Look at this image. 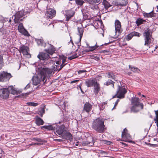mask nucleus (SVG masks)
Here are the masks:
<instances>
[{
    "label": "nucleus",
    "mask_w": 158,
    "mask_h": 158,
    "mask_svg": "<svg viewBox=\"0 0 158 158\" xmlns=\"http://www.w3.org/2000/svg\"><path fill=\"white\" fill-rule=\"evenodd\" d=\"M30 85L29 83L25 87V89H28L30 87Z\"/></svg>",
    "instance_id": "nucleus-59"
},
{
    "label": "nucleus",
    "mask_w": 158,
    "mask_h": 158,
    "mask_svg": "<svg viewBox=\"0 0 158 158\" xmlns=\"http://www.w3.org/2000/svg\"><path fill=\"white\" fill-rule=\"evenodd\" d=\"M94 93L96 95H97L100 90L99 84L96 81V83L94 85Z\"/></svg>",
    "instance_id": "nucleus-23"
},
{
    "label": "nucleus",
    "mask_w": 158,
    "mask_h": 158,
    "mask_svg": "<svg viewBox=\"0 0 158 158\" xmlns=\"http://www.w3.org/2000/svg\"><path fill=\"white\" fill-rule=\"evenodd\" d=\"M92 105L89 102H86L84 105L83 107V111H85L87 113H89L92 110Z\"/></svg>",
    "instance_id": "nucleus-18"
},
{
    "label": "nucleus",
    "mask_w": 158,
    "mask_h": 158,
    "mask_svg": "<svg viewBox=\"0 0 158 158\" xmlns=\"http://www.w3.org/2000/svg\"><path fill=\"white\" fill-rule=\"evenodd\" d=\"M5 18L2 16H0V21L3 23Z\"/></svg>",
    "instance_id": "nucleus-52"
},
{
    "label": "nucleus",
    "mask_w": 158,
    "mask_h": 158,
    "mask_svg": "<svg viewBox=\"0 0 158 158\" xmlns=\"http://www.w3.org/2000/svg\"><path fill=\"white\" fill-rule=\"evenodd\" d=\"M103 143L108 145H110L112 143V142L110 141L106 140H103Z\"/></svg>",
    "instance_id": "nucleus-45"
},
{
    "label": "nucleus",
    "mask_w": 158,
    "mask_h": 158,
    "mask_svg": "<svg viewBox=\"0 0 158 158\" xmlns=\"http://www.w3.org/2000/svg\"><path fill=\"white\" fill-rule=\"evenodd\" d=\"M76 3L78 5L81 6L85 2L83 0H75Z\"/></svg>",
    "instance_id": "nucleus-37"
},
{
    "label": "nucleus",
    "mask_w": 158,
    "mask_h": 158,
    "mask_svg": "<svg viewBox=\"0 0 158 158\" xmlns=\"http://www.w3.org/2000/svg\"><path fill=\"white\" fill-rule=\"evenodd\" d=\"M100 109L101 110H103L104 109V107L103 106L102 104L99 105V106Z\"/></svg>",
    "instance_id": "nucleus-58"
},
{
    "label": "nucleus",
    "mask_w": 158,
    "mask_h": 158,
    "mask_svg": "<svg viewBox=\"0 0 158 158\" xmlns=\"http://www.w3.org/2000/svg\"><path fill=\"white\" fill-rule=\"evenodd\" d=\"M102 4L104 5L105 8L106 10L111 6L110 3L106 0H103Z\"/></svg>",
    "instance_id": "nucleus-31"
},
{
    "label": "nucleus",
    "mask_w": 158,
    "mask_h": 158,
    "mask_svg": "<svg viewBox=\"0 0 158 158\" xmlns=\"http://www.w3.org/2000/svg\"><path fill=\"white\" fill-rule=\"evenodd\" d=\"M49 54L48 52H41L39 53L37 57L40 60H46L50 58Z\"/></svg>",
    "instance_id": "nucleus-13"
},
{
    "label": "nucleus",
    "mask_w": 158,
    "mask_h": 158,
    "mask_svg": "<svg viewBox=\"0 0 158 158\" xmlns=\"http://www.w3.org/2000/svg\"><path fill=\"white\" fill-rule=\"evenodd\" d=\"M24 11V15H26L28 14H29L31 11V10L29 9L28 7H27L25 8L24 10H23Z\"/></svg>",
    "instance_id": "nucleus-39"
},
{
    "label": "nucleus",
    "mask_w": 158,
    "mask_h": 158,
    "mask_svg": "<svg viewBox=\"0 0 158 158\" xmlns=\"http://www.w3.org/2000/svg\"><path fill=\"white\" fill-rule=\"evenodd\" d=\"M154 119L158 120V115H156V118Z\"/></svg>",
    "instance_id": "nucleus-62"
},
{
    "label": "nucleus",
    "mask_w": 158,
    "mask_h": 158,
    "mask_svg": "<svg viewBox=\"0 0 158 158\" xmlns=\"http://www.w3.org/2000/svg\"><path fill=\"white\" fill-rule=\"evenodd\" d=\"M12 77L11 74L4 71L0 73V81L5 82Z\"/></svg>",
    "instance_id": "nucleus-7"
},
{
    "label": "nucleus",
    "mask_w": 158,
    "mask_h": 158,
    "mask_svg": "<svg viewBox=\"0 0 158 158\" xmlns=\"http://www.w3.org/2000/svg\"><path fill=\"white\" fill-rule=\"evenodd\" d=\"M96 80L95 79H86L85 82L86 85L87 87L92 86L96 83Z\"/></svg>",
    "instance_id": "nucleus-20"
},
{
    "label": "nucleus",
    "mask_w": 158,
    "mask_h": 158,
    "mask_svg": "<svg viewBox=\"0 0 158 158\" xmlns=\"http://www.w3.org/2000/svg\"><path fill=\"white\" fill-rule=\"evenodd\" d=\"M120 3V6H126L127 4V0H124L122 1Z\"/></svg>",
    "instance_id": "nucleus-41"
},
{
    "label": "nucleus",
    "mask_w": 158,
    "mask_h": 158,
    "mask_svg": "<svg viewBox=\"0 0 158 158\" xmlns=\"http://www.w3.org/2000/svg\"><path fill=\"white\" fill-rule=\"evenodd\" d=\"M45 113V110L44 108H42L39 111L38 114L41 117L43 116V114Z\"/></svg>",
    "instance_id": "nucleus-40"
},
{
    "label": "nucleus",
    "mask_w": 158,
    "mask_h": 158,
    "mask_svg": "<svg viewBox=\"0 0 158 158\" xmlns=\"http://www.w3.org/2000/svg\"><path fill=\"white\" fill-rule=\"evenodd\" d=\"M65 21H68L75 14V12L73 10L71 9L65 11Z\"/></svg>",
    "instance_id": "nucleus-10"
},
{
    "label": "nucleus",
    "mask_w": 158,
    "mask_h": 158,
    "mask_svg": "<svg viewBox=\"0 0 158 158\" xmlns=\"http://www.w3.org/2000/svg\"><path fill=\"white\" fill-rule=\"evenodd\" d=\"M27 106H36L38 105V103L33 102H28L26 103Z\"/></svg>",
    "instance_id": "nucleus-38"
},
{
    "label": "nucleus",
    "mask_w": 158,
    "mask_h": 158,
    "mask_svg": "<svg viewBox=\"0 0 158 158\" xmlns=\"http://www.w3.org/2000/svg\"><path fill=\"white\" fill-rule=\"evenodd\" d=\"M119 99H118L117 101H116V102H115V104H114V106L113 108L112 109V110H113L114 108H115V107L117 105L118 102H119Z\"/></svg>",
    "instance_id": "nucleus-55"
},
{
    "label": "nucleus",
    "mask_w": 158,
    "mask_h": 158,
    "mask_svg": "<svg viewBox=\"0 0 158 158\" xmlns=\"http://www.w3.org/2000/svg\"><path fill=\"white\" fill-rule=\"evenodd\" d=\"M61 59L62 60V63L60 66V68L58 69V71L60 70L67 64V63L65 64L67 59L66 57L63 56H61Z\"/></svg>",
    "instance_id": "nucleus-25"
},
{
    "label": "nucleus",
    "mask_w": 158,
    "mask_h": 158,
    "mask_svg": "<svg viewBox=\"0 0 158 158\" xmlns=\"http://www.w3.org/2000/svg\"><path fill=\"white\" fill-rule=\"evenodd\" d=\"M90 7L92 9H96L98 7V6L96 5H92L90 6Z\"/></svg>",
    "instance_id": "nucleus-51"
},
{
    "label": "nucleus",
    "mask_w": 158,
    "mask_h": 158,
    "mask_svg": "<svg viewBox=\"0 0 158 158\" xmlns=\"http://www.w3.org/2000/svg\"><path fill=\"white\" fill-rule=\"evenodd\" d=\"M79 81V80H74V81H71L70 82V83L71 84H72L73 83H76V82L78 81Z\"/></svg>",
    "instance_id": "nucleus-57"
},
{
    "label": "nucleus",
    "mask_w": 158,
    "mask_h": 158,
    "mask_svg": "<svg viewBox=\"0 0 158 158\" xmlns=\"http://www.w3.org/2000/svg\"><path fill=\"white\" fill-rule=\"evenodd\" d=\"M56 13V10L52 9H50L47 11L46 15L49 19H52L54 17Z\"/></svg>",
    "instance_id": "nucleus-16"
},
{
    "label": "nucleus",
    "mask_w": 158,
    "mask_h": 158,
    "mask_svg": "<svg viewBox=\"0 0 158 158\" xmlns=\"http://www.w3.org/2000/svg\"><path fill=\"white\" fill-rule=\"evenodd\" d=\"M152 32L148 28L144 31L143 34L145 41L144 45L148 46L152 43Z\"/></svg>",
    "instance_id": "nucleus-4"
},
{
    "label": "nucleus",
    "mask_w": 158,
    "mask_h": 158,
    "mask_svg": "<svg viewBox=\"0 0 158 158\" xmlns=\"http://www.w3.org/2000/svg\"><path fill=\"white\" fill-rule=\"evenodd\" d=\"M62 138L63 139H67L71 140L73 139L72 135L69 133L65 132V133L62 135Z\"/></svg>",
    "instance_id": "nucleus-22"
},
{
    "label": "nucleus",
    "mask_w": 158,
    "mask_h": 158,
    "mask_svg": "<svg viewBox=\"0 0 158 158\" xmlns=\"http://www.w3.org/2000/svg\"><path fill=\"white\" fill-rule=\"evenodd\" d=\"M68 45H70V46L73 47V43L72 40L71 39L70 41L68 42Z\"/></svg>",
    "instance_id": "nucleus-49"
},
{
    "label": "nucleus",
    "mask_w": 158,
    "mask_h": 158,
    "mask_svg": "<svg viewBox=\"0 0 158 158\" xmlns=\"http://www.w3.org/2000/svg\"><path fill=\"white\" fill-rule=\"evenodd\" d=\"M78 56L79 55H77V54L76 53L75 54H74V55L72 56L69 57L68 58V59L70 60H71L73 59L78 57Z\"/></svg>",
    "instance_id": "nucleus-43"
},
{
    "label": "nucleus",
    "mask_w": 158,
    "mask_h": 158,
    "mask_svg": "<svg viewBox=\"0 0 158 158\" xmlns=\"http://www.w3.org/2000/svg\"><path fill=\"white\" fill-rule=\"evenodd\" d=\"M86 11H87L83 9L82 10V14L84 16H86V15H87L86 14Z\"/></svg>",
    "instance_id": "nucleus-48"
},
{
    "label": "nucleus",
    "mask_w": 158,
    "mask_h": 158,
    "mask_svg": "<svg viewBox=\"0 0 158 158\" xmlns=\"http://www.w3.org/2000/svg\"><path fill=\"white\" fill-rule=\"evenodd\" d=\"M28 47L24 45H22L19 48V52L23 53L24 55H27L28 54Z\"/></svg>",
    "instance_id": "nucleus-17"
},
{
    "label": "nucleus",
    "mask_w": 158,
    "mask_h": 158,
    "mask_svg": "<svg viewBox=\"0 0 158 158\" xmlns=\"http://www.w3.org/2000/svg\"><path fill=\"white\" fill-rule=\"evenodd\" d=\"M77 29L78 31V35H79L80 36L79 42H80L83 33L84 28L82 27H78Z\"/></svg>",
    "instance_id": "nucleus-24"
},
{
    "label": "nucleus",
    "mask_w": 158,
    "mask_h": 158,
    "mask_svg": "<svg viewBox=\"0 0 158 158\" xmlns=\"http://www.w3.org/2000/svg\"><path fill=\"white\" fill-rule=\"evenodd\" d=\"M85 1L88 2L90 4L97 3L100 2L101 0H84Z\"/></svg>",
    "instance_id": "nucleus-34"
},
{
    "label": "nucleus",
    "mask_w": 158,
    "mask_h": 158,
    "mask_svg": "<svg viewBox=\"0 0 158 158\" xmlns=\"http://www.w3.org/2000/svg\"><path fill=\"white\" fill-rule=\"evenodd\" d=\"M114 82L112 81L111 80H109L108 81H107L105 84V85H108L110 84H112L113 86L114 87Z\"/></svg>",
    "instance_id": "nucleus-42"
},
{
    "label": "nucleus",
    "mask_w": 158,
    "mask_h": 158,
    "mask_svg": "<svg viewBox=\"0 0 158 158\" xmlns=\"http://www.w3.org/2000/svg\"><path fill=\"white\" fill-rule=\"evenodd\" d=\"M66 130L64 125H62L59 127H56V133L60 136L62 137V135L65 133Z\"/></svg>",
    "instance_id": "nucleus-14"
},
{
    "label": "nucleus",
    "mask_w": 158,
    "mask_h": 158,
    "mask_svg": "<svg viewBox=\"0 0 158 158\" xmlns=\"http://www.w3.org/2000/svg\"><path fill=\"white\" fill-rule=\"evenodd\" d=\"M92 127L98 132L103 133L106 129L104 119L101 118H98L94 120L92 123Z\"/></svg>",
    "instance_id": "nucleus-2"
},
{
    "label": "nucleus",
    "mask_w": 158,
    "mask_h": 158,
    "mask_svg": "<svg viewBox=\"0 0 158 158\" xmlns=\"http://www.w3.org/2000/svg\"><path fill=\"white\" fill-rule=\"evenodd\" d=\"M146 21L140 18H138L136 21V23L137 26H139L140 25L143 23L144 22Z\"/></svg>",
    "instance_id": "nucleus-33"
},
{
    "label": "nucleus",
    "mask_w": 158,
    "mask_h": 158,
    "mask_svg": "<svg viewBox=\"0 0 158 158\" xmlns=\"http://www.w3.org/2000/svg\"><path fill=\"white\" fill-rule=\"evenodd\" d=\"M148 145L151 147H154V148L156 147V144H151L150 143H148Z\"/></svg>",
    "instance_id": "nucleus-56"
},
{
    "label": "nucleus",
    "mask_w": 158,
    "mask_h": 158,
    "mask_svg": "<svg viewBox=\"0 0 158 158\" xmlns=\"http://www.w3.org/2000/svg\"><path fill=\"white\" fill-rule=\"evenodd\" d=\"M4 65V63L2 56L0 55V70L2 69Z\"/></svg>",
    "instance_id": "nucleus-35"
},
{
    "label": "nucleus",
    "mask_w": 158,
    "mask_h": 158,
    "mask_svg": "<svg viewBox=\"0 0 158 158\" xmlns=\"http://www.w3.org/2000/svg\"><path fill=\"white\" fill-rule=\"evenodd\" d=\"M18 30L20 33L24 35L28 36L29 35L28 32L24 28L22 23L19 24L18 27Z\"/></svg>",
    "instance_id": "nucleus-15"
},
{
    "label": "nucleus",
    "mask_w": 158,
    "mask_h": 158,
    "mask_svg": "<svg viewBox=\"0 0 158 158\" xmlns=\"http://www.w3.org/2000/svg\"><path fill=\"white\" fill-rule=\"evenodd\" d=\"M122 137L123 139V141L125 142H130L129 140L131 138V136L127 133V130L126 128H125L122 132Z\"/></svg>",
    "instance_id": "nucleus-9"
},
{
    "label": "nucleus",
    "mask_w": 158,
    "mask_h": 158,
    "mask_svg": "<svg viewBox=\"0 0 158 158\" xmlns=\"http://www.w3.org/2000/svg\"><path fill=\"white\" fill-rule=\"evenodd\" d=\"M113 4L114 5L116 6H120V2H115Z\"/></svg>",
    "instance_id": "nucleus-53"
},
{
    "label": "nucleus",
    "mask_w": 158,
    "mask_h": 158,
    "mask_svg": "<svg viewBox=\"0 0 158 158\" xmlns=\"http://www.w3.org/2000/svg\"><path fill=\"white\" fill-rule=\"evenodd\" d=\"M60 62L59 61H57L56 62V63L57 64H60Z\"/></svg>",
    "instance_id": "nucleus-64"
},
{
    "label": "nucleus",
    "mask_w": 158,
    "mask_h": 158,
    "mask_svg": "<svg viewBox=\"0 0 158 158\" xmlns=\"http://www.w3.org/2000/svg\"><path fill=\"white\" fill-rule=\"evenodd\" d=\"M9 92L7 88H3L0 89V96L4 99L8 98Z\"/></svg>",
    "instance_id": "nucleus-11"
},
{
    "label": "nucleus",
    "mask_w": 158,
    "mask_h": 158,
    "mask_svg": "<svg viewBox=\"0 0 158 158\" xmlns=\"http://www.w3.org/2000/svg\"><path fill=\"white\" fill-rule=\"evenodd\" d=\"M8 18H5L4 19V21L3 23L5 25V24H7V21H8Z\"/></svg>",
    "instance_id": "nucleus-50"
},
{
    "label": "nucleus",
    "mask_w": 158,
    "mask_h": 158,
    "mask_svg": "<svg viewBox=\"0 0 158 158\" xmlns=\"http://www.w3.org/2000/svg\"><path fill=\"white\" fill-rule=\"evenodd\" d=\"M52 72V70L49 68H43L40 70V73L37 75L33 76L32 78L33 84L36 85L42 81L43 84H44L47 81L46 77L48 78Z\"/></svg>",
    "instance_id": "nucleus-1"
},
{
    "label": "nucleus",
    "mask_w": 158,
    "mask_h": 158,
    "mask_svg": "<svg viewBox=\"0 0 158 158\" xmlns=\"http://www.w3.org/2000/svg\"><path fill=\"white\" fill-rule=\"evenodd\" d=\"M114 25L115 27V38H117L118 36L120 35L122 31L121 28V23L118 20H115L114 23Z\"/></svg>",
    "instance_id": "nucleus-6"
},
{
    "label": "nucleus",
    "mask_w": 158,
    "mask_h": 158,
    "mask_svg": "<svg viewBox=\"0 0 158 158\" xmlns=\"http://www.w3.org/2000/svg\"><path fill=\"white\" fill-rule=\"evenodd\" d=\"M129 68L130 70L135 73H139L140 71V69H139L137 67H135L134 66H131V65H129Z\"/></svg>",
    "instance_id": "nucleus-30"
},
{
    "label": "nucleus",
    "mask_w": 158,
    "mask_h": 158,
    "mask_svg": "<svg viewBox=\"0 0 158 158\" xmlns=\"http://www.w3.org/2000/svg\"><path fill=\"white\" fill-rule=\"evenodd\" d=\"M11 18H10L8 19V21H7V24H5V25L7 27H9L10 26L11 24Z\"/></svg>",
    "instance_id": "nucleus-47"
},
{
    "label": "nucleus",
    "mask_w": 158,
    "mask_h": 158,
    "mask_svg": "<svg viewBox=\"0 0 158 158\" xmlns=\"http://www.w3.org/2000/svg\"><path fill=\"white\" fill-rule=\"evenodd\" d=\"M155 112L156 114V115H158V110H155Z\"/></svg>",
    "instance_id": "nucleus-61"
},
{
    "label": "nucleus",
    "mask_w": 158,
    "mask_h": 158,
    "mask_svg": "<svg viewBox=\"0 0 158 158\" xmlns=\"http://www.w3.org/2000/svg\"><path fill=\"white\" fill-rule=\"evenodd\" d=\"M106 74L107 75V77L108 78L114 79V75L113 73L111 72H108L106 73Z\"/></svg>",
    "instance_id": "nucleus-36"
},
{
    "label": "nucleus",
    "mask_w": 158,
    "mask_h": 158,
    "mask_svg": "<svg viewBox=\"0 0 158 158\" xmlns=\"http://www.w3.org/2000/svg\"><path fill=\"white\" fill-rule=\"evenodd\" d=\"M48 45L49 48L47 49H45V51L50 55H52L55 50V48L54 46L51 44H48Z\"/></svg>",
    "instance_id": "nucleus-19"
},
{
    "label": "nucleus",
    "mask_w": 158,
    "mask_h": 158,
    "mask_svg": "<svg viewBox=\"0 0 158 158\" xmlns=\"http://www.w3.org/2000/svg\"><path fill=\"white\" fill-rule=\"evenodd\" d=\"M36 41L38 45L41 46L45 47L46 45L45 43H44L43 39H36Z\"/></svg>",
    "instance_id": "nucleus-26"
},
{
    "label": "nucleus",
    "mask_w": 158,
    "mask_h": 158,
    "mask_svg": "<svg viewBox=\"0 0 158 158\" xmlns=\"http://www.w3.org/2000/svg\"><path fill=\"white\" fill-rule=\"evenodd\" d=\"M98 47L99 46L97 45L96 44L95 46H89V49H88L86 51L87 52H89V51H93L97 49Z\"/></svg>",
    "instance_id": "nucleus-32"
},
{
    "label": "nucleus",
    "mask_w": 158,
    "mask_h": 158,
    "mask_svg": "<svg viewBox=\"0 0 158 158\" xmlns=\"http://www.w3.org/2000/svg\"><path fill=\"white\" fill-rule=\"evenodd\" d=\"M95 142V139L93 137H90L88 138L87 140L84 141L82 143V146H91L94 145Z\"/></svg>",
    "instance_id": "nucleus-12"
},
{
    "label": "nucleus",
    "mask_w": 158,
    "mask_h": 158,
    "mask_svg": "<svg viewBox=\"0 0 158 158\" xmlns=\"http://www.w3.org/2000/svg\"><path fill=\"white\" fill-rule=\"evenodd\" d=\"M24 11H23V10H22L16 13L14 15L15 18L14 20L15 23H18L20 21H21L23 20V17L24 15Z\"/></svg>",
    "instance_id": "nucleus-8"
},
{
    "label": "nucleus",
    "mask_w": 158,
    "mask_h": 158,
    "mask_svg": "<svg viewBox=\"0 0 158 158\" xmlns=\"http://www.w3.org/2000/svg\"><path fill=\"white\" fill-rule=\"evenodd\" d=\"M134 36L132 32H131L129 34H128L127 36V39L128 40H130L131 39L132 37Z\"/></svg>",
    "instance_id": "nucleus-44"
},
{
    "label": "nucleus",
    "mask_w": 158,
    "mask_h": 158,
    "mask_svg": "<svg viewBox=\"0 0 158 158\" xmlns=\"http://www.w3.org/2000/svg\"><path fill=\"white\" fill-rule=\"evenodd\" d=\"M35 140L38 142H41V139L40 138H37Z\"/></svg>",
    "instance_id": "nucleus-60"
},
{
    "label": "nucleus",
    "mask_w": 158,
    "mask_h": 158,
    "mask_svg": "<svg viewBox=\"0 0 158 158\" xmlns=\"http://www.w3.org/2000/svg\"><path fill=\"white\" fill-rule=\"evenodd\" d=\"M35 121L36 124L38 126L42 125L44 123L43 120L39 117L36 118Z\"/></svg>",
    "instance_id": "nucleus-28"
},
{
    "label": "nucleus",
    "mask_w": 158,
    "mask_h": 158,
    "mask_svg": "<svg viewBox=\"0 0 158 158\" xmlns=\"http://www.w3.org/2000/svg\"><path fill=\"white\" fill-rule=\"evenodd\" d=\"M154 120L155 121V123H158V120L154 119Z\"/></svg>",
    "instance_id": "nucleus-63"
},
{
    "label": "nucleus",
    "mask_w": 158,
    "mask_h": 158,
    "mask_svg": "<svg viewBox=\"0 0 158 158\" xmlns=\"http://www.w3.org/2000/svg\"><path fill=\"white\" fill-rule=\"evenodd\" d=\"M143 15L145 17L152 18L155 16L153 11H152L149 13H146L144 12L143 13Z\"/></svg>",
    "instance_id": "nucleus-27"
},
{
    "label": "nucleus",
    "mask_w": 158,
    "mask_h": 158,
    "mask_svg": "<svg viewBox=\"0 0 158 158\" xmlns=\"http://www.w3.org/2000/svg\"><path fill=\"white\" fill-rule=\"evenodd\" d=\"M134 36H136L137 37H139L140 35L139 32L135 31H133L132 32Z\"/></svg>",
    "instance_id": "nucleus-46"
},
{
    "label": "nucleus",
    "mask_w": 158,
    "mask_h": 158,
    "mask_svg": "<svg viewBox=\"0 0 158 158\" xmlns=\"http://www.w3.org/2000/svg\"><path fill=\"white\" fill-rule=\"evenodd\" d=\"M7 89L9 92V93H10L13 94H19L20 92H19V91L17 90L12 86H10Z\"/></svg>",
    "instance_id": "nucleus-21"
},
{
    "label": "nucleus",
    "mask_w": 158,
    "mask_h": 158,
    "mask_svg": "<svg viewBox=\"0 0 158 158\" xmlns=\"http://www.w3.org/2000/svg\"><path fill=\"white\" fill-rule=\"evenodd\" d=\"M127 91L125 88L118 85L117 91V97L119 98H124L125 95L127 93Z\"/></svg>",
    "instance_id": "nucleus-5"
},
{
    "label": "nucleus",
    "mask_w": 158,
    "mask_h": 158,
    "mask_svg": "<svg viewBox=\"0 0 158 158\" xmlns=\"http://www.w3.org/2000/svg\"><path fill=\"white\" fill-rule=\"evenodd\" d=\"M140 100L137 97L132 98L131 100L132 106L131 108V111L135 113L143 109V105L140 102Z\"/></svg>",
    "instance_id": "nucleus-3"
},
{
    "label": "nucleus",
    "mask_w": 158,
    "mask_h": 158,
    "mask_svg": "<svg viewBox=\"0 0 158 158\" xmlns=\"http://www.w3.org/2000/svg\"><path fill=\"white\" fill-rule=\"evenodd\" d=\"M86 71V70H80L78 71V72L79 74H81L82 73H84V72H85Z\"/></svg>",
    "instance_id": "nucleus-54"
},
{
    "label": "nucleus",
    "mask_w": 158,
    "mask_h": 158,
    "mask_svg": "<svg viewBox=\"0 0 158 158\" xmlns=\"http://www.w3.org/2000/svg\"><path fill=\"white\" fill-rule=\"evenodd\" d=\"M56 127V126H53L52 125L44 126L41 127V128L42 129L44 128L45 129L52 130H54Z\"/></svg>",
    "instance_id": "nucleus-29"
}]
</instances>
